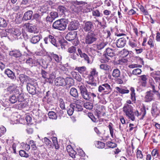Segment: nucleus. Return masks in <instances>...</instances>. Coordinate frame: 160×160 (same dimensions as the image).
Returning <instances> with one entry per match:
<instances>
[{
	"mask_svg": "<svg viewBox=\"0 0 160 160\" xmlns=\"http://www.w3.org/2000/svg\"><path fill=\"white\" fill-rule=\"evenodd\" d=\"M123 111L128 118L133 121L135 120V117L133 112V108L130 105L125 104L123 108Z\"/></svg>",
	"mask_w": 160,
	"mask_h": 160,
	"instance_id": "obj_1",
	"label": "nucleus"
},
{
	"mask_svg": "<svg viewBox=\"0 0 160 160\" xmlns=\"http://www.w3.org/2000/svg\"><path fill=\"white\" fill-rule=\"evenodd\" d=\"M10 35L8 36L9 39L12 40L18 39L21 34V31L19 28H13L9 30Z\"/></svg>",
	"mask_w": 160,
	"mask_h": 160,
	"instance_id": "obj_2",
	"label": "nucleus"
},
{
	"mask_svg": "<svg viewBox=\"0 0 160 160\" xmlns=\"http://www.w3.org/2000/svg\"><path fill=\"white\" fill-rule=\"evenodd\" d=\"M62 19L54 22L52 24L53 28L55 29L60 31H63L66 28L67 24Z\"/></svg>",
	"mask_w": 160,
	"mask_h": 160,
	"instance_id": "obj_3",
	"label": "nucleus"
},
{
	"mask_svg": "<svg viewBox=\"0 0 160 160\" xmlns=\"http://www.w3.org/2000/svg\"><path fill=\"white\" fill-rule=\"evenodd\" d=\"M9 101L12 103H14L17 101L22 102L24 100V94L22 93L14 94L12 95L9 97Z\"/></svg>",
	"mask_w": 160,
	"mask_h": 160,
	"instance_id": "obj_4",
	"label": "nucleus"
},
{
	"mask_svg": "<svg viewBox=\"0 0 160 160\" xmlns=\"http://www.w3.org/2000/svg\"><path fill=\"white\" fill-rule=\"evenodd\" d=\"M77 35L76 32H70L66 35L65 38L68 41H71L72 44L75 46L78 44V41L75 39Z\"/></svg>",
	"mask_w": 160,
	"mask_h": 160,
	"instance_id": "obj_5",
	"label": "nucleus"
},
{
	"mask_svg": "<svg viewBox=\"0 0 160 160\" xmlns=\"http://www.w3.org/2000/svg\"><path fill=\"white\" fill-rule=\"evenodd\" d=\"M97 38L93 32H89L87 34L85 38V42L86 44H90L96 41Z\"/></svg>",
	"mask_w": 160,
	"mask_h": 160,
	"instance_id": "obj_6",
	"label": "nucleus"
},
{
	"mask_svg": "<svg viewBox=\"0 0 160 160\" xmlns=\"http://www.w3.org/2000/svg\"><path fill=\"white\" fill-rule=\"evenodd\" d=\"M82 98L87 100H91L96 99L97 98L96 95L93 93L89 92L87 90L81 93Z\"/></svg>",
	"mask_w": 160,
	"mask_h": 160,
	"instance_id": "obj_7",
	"label": "nucleus"
},
{
	"mask_svg": "<svg viewBox=\"0 0 160 160\" xmlns=\"http://www.w3.org/2000/svg\"><path fill=\"white\" fill-rule=\"evenodd\" d=\"M83 29L85 32H92L94 29V26L93 22L91 21H84Z\"/></svg>",
	"mask_w": 160,
	"mask_h": 160,
	"instance_id": "obj_8",
	"label": "nucleus"
},
{
	"mask_svg": "<svg viewBox=\"0 0 160 160\" xmlns=\"http://www.w3.org/2000/svg\"><path fill=\"white\" fill-rule=\"evenodd\" d=\"M98 91L100 92L108 93L112 91V89L110 85L105 83L99 86Z\"/></svg>",
	"mask_w": 160,
	"mask_h": 160,
	"instance_id": "obj_9",
	"label": "nucleus"
},
{
	"mask_svg": "<svg viewBox=\"0 0 160 160\" xmlns=\"http://www.w3.org/2000/svg\"><path fill=\"white\" fill-rule=\"evenodd\" d=\"M44 41L45 43L46 44H48L50 42L52 44L58 47V45L57 42H56L55 38L53 34L49 35L44 38Z\"/></svg>",
	"mask_w": 160,
	"mask_h": 160,
	"instance_id": "obj_10",
	"label": "nucleus"
},
{
	"mask_svg": "<svg viewBox=\"0 0 160 160\" xmlns=\"http://www.w3.org/2000/svg\"><path fill=\"white\" fill-rule=\"evenodd\" d=\"M27 90L29 93L32 94L34 95L36 92V89L35 84L33 83L31 81L29 82H28L27 85Z\"/></svg>",
	"mask_w": 160,
	"mask_h": 160,
	"instance_id": "obj_11",
	"label": "nucleus"
},
{
	"mask_svg": "<svg viewBox=\"0 0 160 160\" xmlns=\"http://www.w3.org/2000/svg\"><path fill=\"white\" fill-rule=\"evenodd\" d=\"M79 25V22L78 21H72L69 24L68 29L69 30H76L78 28Z\"/></svg>",
	"mask_w": 160,
	"mask_h": 160,
	"instance_id": "obj_12",
	"label": "nucleus"
},
{
	"mask_svg": "<svg viewBox=\"0 0 160 160\" xmlns=\"http://www.w3.org/2000/svg\"><path fill=\"white\" fill-rule=\"evenodd\" d=\"M54 83L57 86H64L66 84L64 79L62 77L56 78L54 80Z\"/></svg>",
	"mask_w": 160,
	"mask_h": 160,
	"instance_id": "obj_13",
	"label": "nucleus"
},
{
	"mask_svg": "<svg viewBox=\"0 0 160 160\" xmlns=\"http://www.w3.org/2000/svg\"><path fill=\"white\" fill-rule=\"evenodd\" d=\"M135 115L138 117L139 116H141V119H143V117L146 114V110L145 107V106H143L142 108H141L140 109V112L137 110L134 113Z\"/></svg>",
	"mask_w": 160,
	"mask_h": 160,
	"instance_id": "obj_14",
	"label": "nucleus"
},
{
	"mask_svg": "<svg viewBox=\"0 0 160 160\" xmlns=\"http://www.w3.org/2000/svg\"><path fill=\"white\" fill-rule=\"evenodd\" d=\"M151 76L155 79L156 82L159 83L160 85V71H155L151 73Z\"/></svg>",
	"mask_w": 160,
	"mask_h": 160,
	"instance_id": "obj_15",
	"label": "nucleus"
},
{
	"mask_svg": "<svg viewBox=\"0 0 160 160\" xmlns=\"http://www.w3.org/2000/svg\"><path fill=\"white\" fill-rule=\"evenodd\" d=\"M126 42V40L125 38H121L117 40L116 45L118 48H122L125 46Z\"/></svg>",
	"mask_w": 160,
	"mask_h": 160,
	"instance_id": "obj_16",
	"label": "nucleus"
},
{
	"mask_svg": "<svg viewBox=\"0 0 160 160\" xmlns=\"http://www.w3.org/2000/svg\"><path fill=\"white\" fill-rule=\"evenodd\" d=\"M19 79L22 83L26 82L27 84L28 82H29L32 81L31 79L29 77L23 74H21L19 75Z\"/></svg>",
	"mask_w": 160,
	"mask_h": 160,
	"instance_id": "obj_17",
	"label": "nucleus"
},
{
	"mask_svg": "<svg viewBox=\"0 0 160 160\" xmlns=\"http://www.w3.org/2000/svg\"><path fill=\"white\" fill-rule=\"evenodd\" d=\"M7 90L10 93L13 92L15 94H19V91L17 88V86L15 85L9 86L7 88Z\"/></svg>",
	"mask_w": 160,
	"mask_h": 160,
	"instance_id": "obj_18",
	"label": "nucleus"
},
{
	"mask_svg": "<svg viewBox=\"0 0 160 160\" xmlns=\"http://www.w3.org/2000/svg\"><path fill=\"white\" fill-rule=\"evenodd\" d=\"M154 99V94L151 92V91L147 92L145 97V102H151Z\"/></svg>",
	"mask_w": 160,
	"mask_h": 160,
	"instance_id": "obj_19",
	"label": "nucleus"
},
{
	"mask_svg": "<svg viewBox=\"0 0 160 160\" xmlns=\"http://www.w3.org/2000/svg\"><path fill=\"white\" fill-rule=\"evenodd\" d=\"M28 31L30 32L34 33H37L38 32V31L36 27L33 25L28 24L27 25Z\"/></svg>",
	"mask_w": 160,
	"mask_h": 160,
	"instance_id": "obj_20",
	"label": "nucleus"
},
{
	"mask_svg": "<svg viewBox=\"0 0 160 160\" xmlns=\"http://www.w3.org/2000/svg\"><path fill=\"white\" fill-rule=\"evenodd\" d=\"M106 52L107 53V55H105V57L106 59H107L108 60L110 59L109 57H112L114 56L115 53L114 50L110 48H107L106 50Z\"/></svg>",
	"mask_w": 160,
	"mask_h": 160,
	"instance_id": "obj_21",
	"label": "nucleus"
},
{
	"mask_svg": "<svg viewBox=\"0 0 160 160\" xmlns=\"http://www.w3.org/2000/svg\"><path fill=\"white\" fill-rule=\"evenodd\" d=\"M67 150L69 154V155L71 157L73 158H75V155H76L77 153L76 151L71 147V146H68L67 147Z\"/></svg>",
	"mask_w": 160,
	"mask_h": 160,
	"instance_id": "obj_22",
	"label": "nucleus"
},
{
	"mask_svg": "<svg viewBox=\"0 0 160 160\" xmlns=\"http://www.w3.org/2000/svg\"><path fill=\"white\" fill-rule=\"evenodd\" d=\"M4 73L10 79H14L16 78L15 74L10 69H7L5 70Z\"/></svg>",
	"mask_w": 160,
	"mask_h": 160,
	"instance_id": "obj_23",
	"label": "nucleus"
},
{
	"mask_svg": "<svg viewBox=\"0 0 160 160\" xmlns=\"http://www.w3.org/2000/svg\"><path fill=\"white\" fill-rule=\"evenodd\" d=\"M33 12L32 11H28L26 12L24 15L23 18L24 20L27 21L32 18Z\"/></svg>",
	"mask_w": 160,
	"mask_h": 160,
	"instance_id": "obj_24",
	"label": "nucleus"
},
{
	"mask_svg": "<svg viewBox=\"0 0 160 160\" xmlns=\"http://www.w3.org/2000/svg\"><path fill=\"white\" fill-rule=\"evenodd\" d=\"M108 42L104 41H102L96 45V48L98 50H101L103 48L108 44Z\"/></svg>",
	"mask_w": 160,
	"mask_h": 160,
	"instance_id": "obj_25",
	"label": "nucleus"
},
{
	"mask_svg": "<svg viewBox=\"0 0 160 160\" xmlns=\"http://www.w3.org/2000/svg\"><path fill=\"white\" fill-rule=\"evenodd\" d=\"M41 74L42 77L46 79L47 82H51L52 78L51 76L48 75L49 74L45 71L42 70L41 71Z\"/></svg>",
	"mask_w": 160,
	"mask_h": 160,
	"instance_id": "obj_26",
	"label": "nucleus"
},
{
	"mask_svg": "<svg viewBox=\"0 0 160 160\" xmlns=\"http://www.w3.org/2000/svg\"><path fill=\"white\" fill-rule=\"evenodd\" d=\"M9 54L11 56L16 58L20 57L22 56L21 53L18 50H15L10 51Z\"/></svg>",
	"mask_w": 160,
	"mask_h": 160,
	"instance_id": "obj_27",
	"label": "nucleus"
},
{
	"mask_svg": "<svg viewBox=\"0 0 160 160\" xmlns=\"http://www.w3.org/2000/svg\"><path fill=\"white\" fill-rule=\"evenodd\" d=\"M71 74L72 78L77 81L79 82L82 81L81 76L78 72L72 71L71 72Z\"/></svg>",
	"mask_w": 160,
	"mask_h": 160,
	"instance_id": "obj_28",
	"label": "nucleus"
},
{
	"mask_svg": "<svg viewBox=\"0 0 160 160\" xmlns=\"http://www.w3.org/2000/svg\"><path fill=\"white\" fill-rule=\"evenodd\" d=\"M66 8L63 6H59L58 8V12L59 15L61 16H63V17L65 15V12H66Z\"/></svg>",
	"mask_w": 160,
	"mask_h": 160,
	"instance_id": "obj_29",
	"label": "nucleus"
},
{
	"mask_svg": "<svg viewBox=\"0 0 160 160\" xmlns=\"http://www.w3.org/2000/svg\"><path fill=\"white\" fill-rule=\"evenodd\" d=\"M51 58H52L55 61L57 62H59L62 60V56L54 53L53 52L50 54Z\"/></svg>",
	"mask_w": 160,
	"mask_h": 160,
	"instance_id": "obj_30",
	"label": "nucleus"
},
{
	"mask_svg": "<svg viewBox=\"0 0 160 160\" xmlns=\"http://www.w3.org/2000/svg\"><path fill=\"white\" fill-rule=\"evenodd\" d=\"M41 37L40 35H35L32 37L30 40L31 43L33 44H36L40 40Z\"/></svg>",
	"mask_w": 160,
	"mask_h": 160,
	"instance_id": "obj_31",
	"label": "nucleus"
},
{
	"mask_svg": "<svg viewBox=\"0 0 160 160\" xmlns=\"http://www.w3.org/2000/svg\"><path fill=\"white\" fill-rule=\"evenodd\" d=\"M70 94L74 98H77L78 96V93L77 89L74 88H72L70 91Z\"/></svg>",
	"mask_w": 160,
	"mask_h": 160,
	"instance_id": "obj_32",
	"label": "nucleus"
},
{
	"mask_svg": "<svg viewBox=\"0 0 160 160\" xmlns=\"http://www.w3.org/2000/svg\"><path fill=\"white\" fill-rule=\"evenodd\" d=\"M115 88L118 92L122 94L128 93L129 92L128 90L124 89L122 88H120L119 87H116Z\"/></svg>",
	"mask_w": 160,
	"mask_h": 160,
	"instance_id": "obj_33",
	"label": "nucleus"
},
{
	"mask_svg": "<svg viewBox=\"0 0 160 160\" xmlns=\"http://www.w3.org/2000/svg\"><path fill=\"white\" fill-rule=\"evenodd\" d=\"M100 68L107 72L109 71L111 68L110 66L106 64H101L100 65Z\"/></svg>",
	"mask_w": 160,
	"mask_h": 160,
	"instance_id": "obj_34",
	"label": "nucleus"
},
{
	"mask_svg": "<svg viewBox=\"0 0 160 160\" xmlns=\"http://www.w3.org/2000/svg\"><path fill=\"white\" fill-rule=\"evenodd\" d=\"M121 72L118 69H115L112 72V76L114 78H118L120 76Z\"/></svg>",
	"mask_w": 160,
	"mask_h": 160,
	"instance_id": "obj_35",
	"label": "nucleus"
},
{
	"mask_svg": "<svg viewBox=\"0 0 160 160\" xmlns=\"http://www.w3.org/2000/svg\"><path fill=\"white\" fill-rule=\"evenodd\" d=\"M86 68L85 66L76 67L75 70L77 71L80 73L82 74L85 72L86 70Z\"/></svg>",
	"mask_w": 160,
	"mask_h": 160,
	"instance_id": "obj_36",
	"label": "nucleus"
},
{
	"mask_svg": "<svg viewBox=\"0 0 160 160\" xmlns=\"http://www.w3.org/2000/svg\"><path fill=\"white\" fill-rule=\"evenodd\" d=\"M74 111L73 105L72 104H70L68 109V114L69 116H71L72 114Z\"/></svg>",
	"mask_w": 160,
	"mask_h": 160,
	"instance_id": "obj_37",
	"label": "nucleus"
},
{
	"mask_svg": "<svg viewBox=\"0 0 160 160\" xmlns=\"http://www.w3.org/2000/svg\"><path fill=\"white\" fill-rule=\"evenodd\" d=\"M113 124L111 123H110L108 126L109 128L110 135L112 138H115V135L114 134V129L113 128Z\"/></svg>",
	"mask_w": 160,
	"mask_h": 160,
	"instance_id": "obj_38",
	"label": "nucleus"
},
{
	"mask_svg": "<svg viewBox=\"0 0 160 160\" xmlns=\"http://www.w3.org/2000/svg\"><path fill=\"white\" fill-rule=\"evenodd\" d=\"M67 52L71 54L75 52H77L76 48L74 46H72L69 47L67 49Z\"/></svg>",
	"mask_w": 160,
	"mask_h": 160,
	"instance_id": "obj_39",
	"label": "nucleus"
},
{
	"mask_svg": "<svg viewBox=\"0 0 160 160\" xmlns=\"http://www.w3.org/2000/svg\"><path fill=\"white\" fill-rule=\"evenodd\" d=\"M48 116L50 118L52 119H56L57 116L56 113L54 112H49L48 113Z\"/></svg>",
	"mask_w": 160,
	"mask_h": 160,
	"instance_id": "obj_40",
	"label": "nucleus"
},
{
	"mask_svg": "<svg viewBox=\"0 0 160 160\" xmlns=\"http://www.w3.org/2000/svg\"><path fill=\"white\" fill-rule=\"evenodd\" d=\"M75 111L80 112L82 111L83 108L81 105H77L76 104H72Z\"/></svg>",
	"mask_w": 160,
	"mask_h": 160,
	"instance_id": "obj_41",
	"label": "nucleus"
},
{
	"mask_svg": "<svg viewBox=\"0 0 160 160\" xmlns=\"http://www.w3.org/2000/svg\"><path fill=\"white\" fill-rule=\"evenodd\" d=\"M0 34L2 38L6 37H8V36H9V34L10 35V32H8L6 30H3L1 32Z\"/></svg>",
	"mask_w": 160,
	"mask_h": 160,
	"instance_id": "obj_42",
	"label": "nucleus"
},
{
	"mask_svg": "<svg viewBox=\"0 0 160 160\" xmlns=\"http://www.w3.org/2000/svg\"><path fill=\"white\" fill-rule=\"evenodd\" d=\"M29 144L30 146H31L32 149V150H35L37 149V147L34 141L32 140L30 141L29 142Z\"/></svg>",
	"mask_w": 160,
	"mask_h": 160,
	"instance_id": "obj_43",
	"label": "nucleus"
},
{
	"mask_svg": "<svg viewBox=\"0 0 160 160\" xmlns=\"http://www.w3.org/2000/svg\"><path fill=\"white\" fill-rule=\"evenodd\" d=\"M7 26V23L5 20L2 18H0V27H5Z\"/></svg>",
	"mask_w": 160,
	"mask_h": 160,
	"instance_id": "obj_44",
	"label": "nucleus"
},
{
	"mask_svg": "<svg viewBox=\"0 0 160 160\" xmlns=\"http://www.w3.org/2000/svg\"><path fill=\"white\" fill-rule=\"evenodd\" d=\"M58 101L60 107L62 109H65V102L63 100L60 98L59 99Z\"/></svg>",
	"mask_w": 160,
	"mask_h": 160,
	"instance_id": "obj_45",
	"label": "nucleus"
},
{
	"mask_svg": "<svg viewBox=\"0 0 160 160\" xmlns=\"http://www.w3.org/2000/svg\"><path fill=\"white\" fill-rule=\"evenodd\" d=\"M19 154L22 157L27 158L29 156V154L23 150H20L19 152Z\"/></svg>",
	"mask_w": 160,
	"mask_h": 160,
	"instance_id": "obj_46",
	"label": "nucleus"
},
{
	"mask_svg": "<svg viewBox=\"0 0 160 160\" xmlns=\"http://www.w3.org/2000/svg\"><path fill=\"white\" fill-rule=\"evenodd\" d=\"M98 73L96 71V69L94 68L91 69L90 75L94 77H96L97 76Z\"/></svg>",
	"mask_w": 160,
	"mask_h": 160,
	"instance_id": "obj_47",
	"label": "nucleus"
},
{
	"mask_svg": "<svg viewBox=\"0 0 160 160\" xmlns=\"http://www.w3.org/2000/svg\"><path fill=\"white\" fill-rule=\"evenodd\" d=\"M142 72L140 69L136 68L133 70L132 71V74L133 75H140Z\"/></svg>",
	"mask_w": 160,
	"mask_h": 160,
	"instance_id": "obj_48",
	"label": "nucleus"
},
{
	"mask_svg": "<svg viewBox=\"0 0 160 160\" xmlns=\"http://www.w3.org/2000/svg\"><path fill=\"white\" fill-rule=\"evenodd\" d=\"M78 87L80 90L81 93L87 90V88L83 83L81 84H79Z\"/></svg>",
	"mask_w": 160,
	"mask_h": 160,
	"instance_id": "obj_49",
	"label": "nucleus"
},
{
	"mask_svg": "<svg viewBox=\"0 0 160 160\" xmlns=\"http://www.w3.org/2000/svg\"><path fill=\"white\" fill-rule=\"evenodd\" d=\"M92 14L93 16L98 17L100 16V13L98 10L97 9L92 11Z\"/></svg>",
	"mask_w": 160,
	"mask_h": 160,
	"instance_id": "obj_50",
	"label": "nucleus"
},
{
	"mask_svg": "<svg viewBox=\"0 0 160 160\" xmlns=\"http://www.w3.org/2000/svg\"><path fill=\"white\" fill-rule=\"evenodd\" d=\"M151 113L152 115H157L158 114L157 109L155 106H154L153 105H152V110Z\"/></svg>",
	"mask_w": 160,
	"mask_h": 160,
	"instance_id": "obj_51",
	"label": "nucleus"
},
{
	"mask_svg": "<svg viewBox=\"0 0 160 160\" xmlns=\"http://www.w3.org/2000/svg\"><path fill=\"white\" fill-rule=\"evenodd\" d=\"M84 107L88 109H91L92 108L93 106L91 103L86 102L84 104Z\"/></svg>",
	"mask_w": 160,
	"mask_h": 160,
	"instance_id": "obj_52",
	"label": "nucleus"
},
{
	"mask_svg": "<svg viewBox=\"0 0 160 160\" xmlns=\"http://www.w3.org/2000/svg\"><path fill=\"white\" fill-rule=\"evenodd\" d=\"M78 56L79 55L77 52H75L69 54L70 58L74 60H76L77 59Z\"/></svg>",
	"mask_w": 160,
	"mask_h": 160,
	"instance_id": "obj_53",
	"label": "nucleus"
},
{
	"mask_svg": "<svg viewBox=\"0 0 160 160\" xmlns=\"http://www.w3.org/2000/svg\"><path fill=\"white\" fill-rule=\"evenodd\" d=\"M83 102L82 99L81 98L80 99H76L74 103H72V104H76L77 105H81Z\"/></svg>",
	"mask_w": 160,
	"mask_h": 160,
	"instance_id": "obj_54",
	"label": "nucleus"
},
{
	"mask_svg": "<svg viewBox=\"0 0 160 160\" xmlns=\"http://www.w3.org/2000/svg\"><path fill=\"white\" fill-rule=\"evenodd\" d=\"M108 147L110 148H113L117 146L116 143L111 142H108L106 143Z\"/></svg>",
	"mask_w": 160,
	"mask_h": 160,
	"instance_id": "obj_55",
	"label": "nucleus"
},
{
	"mask_svg": "<svg viewBox=\"0 0 160 160\" xmlns=\"http://www.w3.org/2000/svg\"><path fill=\"white\" fill-rule=\"evenodd\" d=\"M88 115L92 121L95 122H97L98 121L97 119L94 117L92 113H88Z\"/></svg>",
	"mask_w": 160,
	"mask_h": 160,
	"instance_id": "obj_56",
	"label": "nucleus"
},
{
	"mask_svg": "<svg viewBox=\"0 0 160 160\" xmlns=\"http://www.w3.org/2000/svg\"><path fill=\"white\" fill-rule=\"evenodd\" d=\"M80 57L82 58H83L88 63H91V61L89 60V58L85 53H83V54Z\"/></svg>",
	"mask_w": 160,
	"mask_h": 160,
	"instance_id": "obj_57",
	"label": "nucleus"
},
{
	"mask_svg": "<svg viewBox=\"0 0 160 160\" xmlns=\"http://www.w3.org/2000/svg\"><path fill=\"white\" fill-rule=\"evenodd\" d=\"M20 102L21 103L19 105V107L21 108H23L27 107L28 106V103L24 102V101Z\"/></svg>",
	"mask_w": 160,
	"mask_h": 160,
	"instance_id": "obj_58",
	"label": "nucleus"
},
{
	"mask_svg": "<svg viewBox=\"0 0 160 160\" xmlns=\"http://www.w3.org/2000/svg\"><path fill=\"white\" fill-rule=\"evenodd\" d=\"M6 131V129L4 126H0V137L4 134Z\"/></svg>",
	"mask_w": 160,
	"mask_h": 160,
	"instance_id": "obj_59",
	"label": "nucleus"
},
{
	"mask_svg": "<svg viewBox=\"0 0 160 160\" xmlns=\"http://www.w3.org/2000/svg\"><path fill=\"white\" fill-rule=\"evenodd\" d=\"M87 82L88 84L86 85V86L87 88L89 87L92 88L90 86H89V85H91L92 86H95L96 85V83L94 82L93 81H87Z\"/></svg>",
	"mask_w": 160,
	"mask_h": 160,
	"instance_id": "obj_60",
	"label": "nucleus"
},
{
	"mask_svg": "<svg viewBox=\"0 0 160 160\" xmlns=\"http://www.w3.org/2000/svg\"><path fill=\"white\" fill-rule=\"evenodd\" d=\"M137 157L138 159H141L143 158V155L141 150H138L137 152Z\"/></svg>",
	"mask_w": 160,
	"mask_h": 160,
	"instance_id": "obj_61",
	"label": "nucleus"
},
{
	"mask_svg": "<svg viewBox=\"0 0 160 160\" xmlns=\"http://www.w3.org/2000/svg\"><path fill=\"white\" fill-rule=\"evenodd\" d=\"M105 144L103 142L98 141L97 143V147L98 148H102L104 147Z\"/></svg>",
	"mask_w": 160,
	"mask_h": 160,
	"instance_id": "obj_62",
	"label": "nucleus"
},
{
	"mask_svg": "<svg viewBox=\"0 0 160 160\" xmlns=\"http://www.w3.org/2000/svg\"><path fill=\"white\" fill-rule=\"evenodd\" d=\"M50 16L54 20L58 17V13L56 12H51L50 13Z\"/></svg>",
	"mask_w": 160,
	"mask_h": 160,
	"instance_id": "obj_63",
	"label": "nucleus"
},
{
	"mask_svg": "<svg viewBox=\"0 0 160 160\" xmlns=\"http://www.w3.org/2000/svg\"><path fill=\"white\" fill-rule=\"evenodd\" d=\"M152 155L153 156L155 157L156 155L157 156H159V153L158 150L156 149H154L152 152Z\"/></svg>",
	"mask_w": 160,
	"mask_h": 160,
	"instance_id": "obj_64",
	"label": "nucleus"
}]
</instances>
